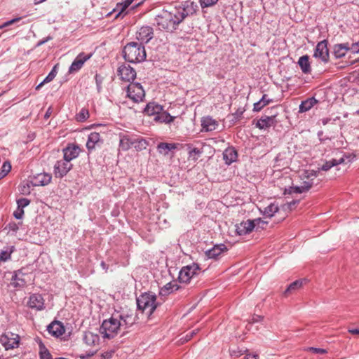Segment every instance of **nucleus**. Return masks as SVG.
Wrapping results in <instances>:
<instances>
[{"label":"nucleus","mask_w":359,"mask_h":359,"mask_svg":"<svg viewBox=\"0 0 359 359\" xmlns=\"http://www.w3.org/2000/svg\"><path fill=\"white\" fill-rule=\"evenodd\" d=\"M135 320V316L131 311L116 310L109 319L102 322L100 332L103 338L112 339L121 330H126L132 326Z\"/></svg>","instance_id":"obj_1"},{"label":"nucleus","mask_w":359,"mask_h":359,"mask_svg":"<svg viewBox=\"0 0 359 359\" xmlns=\"http://www.w3.org/2000/svg\"><path fill=\"white\" fill-rule=\"evenodd\" d=\"M188 15V12L184 7L175 8L170 11H162L156 15L155 21L160 29L172 32Z\"/></svg>","instance_id":"obj_2"},{"label":"nucleus","mask_w":359,"mask_h":359,"mask_svg":"<svg viewBox=\"0 0 359 359\" xmlns=\"http://www.w3.org/2000/svg\"><path fill=\"white\" fill-rule=\"evenodd\" d=\"M137 306L139 310L150 316L157 307L156 296L151 293H144L137 298Z\"/></svg>","instance_id":"obj_3"},{"label":"nucleus","mask_w":359,"mask_h":359,"mask_svg":"<svg viewBox=\"0 0 359 359\" xmlns=\"http://www.w3.org/2000/svg\"><path fill=\"white\" fill-rule=\"evenodd\" d=\"M123 57L130 63L143 62L146 59L145 46H123Z\"/></svg>","instance_id":"obj_4"},{"label":"nucleus","mask_w":359,"mask_h":359,"mask_svg":"<svg viewBox=\"0 0 359 359\" xmlns=\"http://www.w3.org/2000/svg\"><path fill=\"white\" fill-rule=\"evenodd\" d=\"M200 270L199 265L196 263L183 266L179 272L178 281L184 284L189 283L191 278L198 274Z\"/></svg>","instance_id":"obj_5"},{"label":"nucleus","mask_w":359,"mask_h":359,"mask_svg":"<svg viewBox=\"0 0 359 359\" xmlns=\"http://www.w3.org/2000/svg\"><path fill=\"white\" fill-rule=\"evenodd\" d=\"M127 97L135 102L142 101L145 96L144 90L140 83H130L126 89Z\"/></svg>","instance_id":"obj_6"},{"label":"nucleus","mask_w":359,"mask_h":359,"mask_svg":"<svg viewBox=\"0 0 359 359\" xmlns=\"http://www.w3.org/2000/svg\"><path fill=\"white\" fill-rule=\"evenodd\" d=\"M260 223L266 224V222L262 221L261 219H256L254 220L248 219L246 221H243L236 225V232L239 236L249 234L255 228V226L259 225Z\"/></svg>","instance_id":"obj_7"},{"label":"nucleus","mask_w":359,"mask_h":359,"mask_svg":"<svg viewBox=\"0 0 359 359\" xmlns=\"http://www.w3.org/2000/svg\"><path fill=\"white\" fill-rule=\"evenodd\" d=\"M117 75L123 81L133 83V81L135 79L137 73L130 65L123 63L118 67Z\"/></svg>","instance_id":"obj_8"},{"label":"nucleus","mask_w":359,"mask_h":359,"mask_svg":"<svg viewBox=\"0 0 359 359\" xmlns=\"http://www.w3.org/2000/svg\"><path fill=\"white\" fill-rule=\"evenodd\" d=\"M0 342L6 350L13 349L18 347L20 337L17 334L8 332L1 336Z\"/></svg>","instance_id":"obj_9"},{"label":"nucleus","mask_w":359,"mask_h":359,"mask_svg":"<svg viewBox=\"0 0 359 359\" xmlns=\"http://www.w3.org/2000/svg\"><path fill=\"white\" fill-rule=\"evenodd\" d=\"M73 165L65 159L57 161L53 168V172L56 178H62L72 168Z\"/></svg>","instance_id":"obj_10"},{"label":"nucleus","mask_w":359,"mask_h":359,"mask_svg":"<svg viewBox=\"0 0 359 359\" xmlns=\"http://www.w3.org/2000/svg\"><path fill=\"white\" fill-rule=\"evenodd\" d=\"M156 37L152 27L149 26L142 27L136 32V39L140 45L149 43L151 39Z\"/></svg>","instance_id":"obj_11"},{"label":"nucleus","mask_w":359,"mask_h":359,"mask_svg":"<svg viewBox=\"0 0 359 359\" xmlns=\"http://www.w3.org/2000/svg\"><path fill=\"white\" fill-rule=\"evenodd\" d=\"M92 53L85 54L83 53H81L79 54L70 65L69 72L72 74L79 71L83 67L84 62L90 59Z\"/></svg>","instance_id":"obj_12"},{"label":"nucleus","mask_w":359,"mask_h":359,"mask_svg":"<svg viewBox=\"0 0 359 359\" xmlns=\"http://www.w3.org/2000/svg\"><path fill=\"white\" fill-rule=\"evenodd\" d=\"M102 143L103 140L101 138L100 134L96 132H93L88 135L86 148L89 152H91L97 146L100 147Z\"/></svg>","instance_id":"obj_13"},{"label":"nucleus","mask_w":359,"mask_h":359,"mask_svg":"<svg viewBox=\"0 0 359 359\" xmlns=\"http://www.w3.org/2000/svg\"><path fill=\"white\" fill-rule=\"evenodd\" d=\"M276 115L263 116L255 123L257 128L260 130H267L276 123Z\"/></svg>","instance_id":"obj_14"},{"label":"nucleus","mask_w":359,"mask_h":359,"mask_svg":"<svg viewBox=\"0 0 359 359\" xmlns=\"http://www.w3.org/2000/svg\"><path fill=\"white\" fill-rule=\"evenodd\" d=\"M80 151L81 149L78 145L69 144L62 149L64 159L71 163V161L79 156Z\"/></svg>","instance_id":"obj_15"},{"label":"nucleus","mask_w":359,"mask_h":359,"mask_svg":"<svg viewBox=\"0 0 359 359\" xmlns=\"http://www.w3.org/2000/svg\"><path fill=\"white\" fill-rule=\"evenodd\" d=\"M47 330L52 336L57 338L65 333V329L61 322L55 320L48 325Z\"/></svg>","instance_id":"obj_16"},{"label":"nucleus","mask_w":359,"mask_h":359,"mask_svg":"<svg viewBox=\"0 0 359 359\" xmlns=\"http://www.w3.org/2000/svg\"><path fill=\"white\" fill-rule=\"evenodd\" d=\"M29 307L41 311L44 308V299L39 294H33L30 295L27 303Z\"/></svg>","instance_id":"obj_17"},{"label":"nucleus","mask_w":359,"mask_h":359,"mask_svg":"<svg viewBox=\"0 0 359 359\" xmlns=\"http://www.w3.org/2000/svg\"><path fill=\"white\" fill-rule=\"evenodd\" d=\"M227 248L224 244L215 245L211 249L207 250L205 255L208 259H217Z\"/></svg>","instance_id":"obj_18"},{"label":"nucleus","mask_w":359,"mask_h":359,"mask_svg":"<svg viewBox=\"0 0 359 359\" xmlns=\"http://www.w3.org/2000/svg\"><path fill=\"white\" fill-rule=\"evenodd\" d=\"M51 180L52 175L50 173H39L34 177L32 184L34 186H46L50 184Z\"/></svg>","instance_id":"obj_19"},{"label":"nucleus","mask_w":359,"mask_h":359,"mask_svg":"<svg viewBox=\"0 0 359 359\" xmlns=\"http://www.w3.org/2000/svg\"><path fill=\"white\" fill-rule=\"evenodd\" d=\"M24 273L22 272L21 270H18L16 271H14L11 280V285L13 286L14 288L18 287H22L25 285L26 281L23 278Z\"/></svg>","instance_id":"obj_20"},{"label":"nucleus","mask_w":359,"mask_h":359,"mask_svg":"<svg viewBox=\"0 0 359 359\" xmlns=\"http://www.w3.org/2000/svg\"><path fill=\"white\" fill-rule=\"evenodd\" d=\"M218 125V122L211 116H208L201 119L202 129L205 132L215 130Z\"/></svg>","instance_id":"obj_21"},{"label":"nucleus","mask_w":359,"mask_h":359,"mask_svg":"<svg viewBox=\"0 0 359 359\" xmlns=\"http://www.w3.org/2000/svg\"><path fill=\"white\" fill-rule=\"evenodd\" d=\"M134 135H121L119 141V149L122 151H128L133 147Z\"/></svg>","instance_id":"obj_22"},{"label":"nucleus","mask_w":359,"mask_h":359,"mask_svg":"<svg viewBox=\"0 0 359 359\" xmlns=\"http://www.w3.org/2000/svg\"><path fill=\"white\" fill-rule=\"evenodd\" d=\"M359 46H333L334 53L336 57H341L345 55L348 50L353 53H359Z\"/></svg>","instance_id":"obj_23"},{"label":"nucleus","mask_w":359,"mask_h":359,"mask_svg":"<svg viewBox=\"0 0 359 359\" xmlns=\"http://www.w3.org/2000/svg\"><path fill=\"white\" fill-rule=\"evenodd\" d=\"M144 112L148 116H157L163 111V107L155 102H149L144 108Z\"/></svg>","instance_id":"obj_24"},{"label":"nucleus","mask_w":359,"mask_h":359,"mask_svg":"<svg viewBox=\"0 0 359 359\" xmlns=\"http://www.w3.org/2000/svg\"><path fill=\"white\" fill-rule=\"evenodd\" d=\"M318 102V101L314 97H309L302 101L299 107V112L304 113L309 111Z\"/></svg>","instance_id":"obj_25"},{"label":"nucleus","mask_w":359,"mask_h":359,"mask_svg":"<svg viewBox=\"0 0 359 359\" xmlns=\"http://www.w3.org/2000/svg\"><path fill=\"white\" fill-rule=\"evenodd\" d=\"M314 57L320 58L323 62H327L329 58L330 49L328 46H316Z\"/></svg>","instance_id":"obj_26"},{"label":"nucleus","mask_w":359,"mask_h":359,"mask_svg":"<svg viewBox=\"0 0 359 359\" xmlns=\"http://www.w3.org/2000/svg\"><path fill=\"white\" fill-rule=\"evenodd\" d=\"M309 57L307 55H303L299 57L298 65L304 74H310L311 67L309 62Z\"/></svg>","instance_id":"obj_27"},{"label":"nucleus","mask_w":359,"mask_h":359,"mask_svg":"<svg viewBox=\"0 0 359 359\" xmlns=\"http://www.w3.org/2000/svg\"><path fill=\"white\" fill-rule=\"evenodd\" d=\"M83 340L88 346H93L99 342L100 337L97 334L86 332L83 334Z\"/></svg>","instance_id":"obj_28"},{"label":"nucleus","mask_w":359,"mask_h":359,"mask_svg":"<svg viewBox=\"0 0 359 359\" xmlns=\"http://www.w3.org/2000/svg\"><path fill=\"white\" fill-rule=\"evenodd\" d=\"M177 145L175 143L161 142L157 145V150L160 154L165 156L170 151L175 149Z\"/></svg>","instance_id":"obj_29"},{"label":"nucleus","mask_w":359,"mask_h":359,"mask_svg":"<svg viewBox=\"0 0 359 359\" xmlns=\"http://www.w3.org/2000/svg\"><path fill=\"white\" fill-rule=\"evenodd\" d=\"M223 156L225 162L227 164H231L236 161L237 152L233 148H228L224 150Z\"/></svg>","instance_id":"obj_30"},{"label":"nucleus","mask_w":359,"mask_h":359,"mask_svg":"<svg viewBox=\"0 0 359 359\" xmlns=\"http://www.w3.org/2000/svg\"><path fill=\"white\" fill-rule=\"evenodd\" d=\"M271 102H272V100L269 98V97L266 94H264L262 97L258 102H257L254 104L253 111H259L265 106H266Z\"/></svg>","instance_id":"obj_31"},{"label":"nucleus","mask_w":359,"mask_h":359,"mask_svg":"<svg viewBox=\"0 0 359 359\" xmlns=\"http://www.w3.org/2000/svg\"><path fill=\"white\" fill-rule=\"evenodd\" d=\"M175 119L174 116H172L168 112L164 111L163 110L154 117V120L161 123H170Z\"/></svg>","instance_id":"obj_32"},{"label":"nucleus","mask_w":359,"mask_h":359,"mask_svg":"<svg viewBox=\"0 0 359 359\" xmlns=\"http://www.w3.org/2000/svg\"><path fill=\"white\" fill-rule=\"evenodd\" d=\"M133 142V147L137 151L146 149L149 144L148 142L143 137H137L135 135H134Z\"/></svg>","instance_id":"obj_33"},{"label":"nucleus","mask_w":359,"mask_h":359,"mask_svg":"<svg viewBox=\"0 0 359 359\" xmlns=\"http://www.w3.org/2000/svg\"><path fill=\"white\" fill-rule=\"evenodd\" d=\"M304 280L299 279L290 283L288 285L287 288L285 290V294L287 295L288 294L292 293L296 290L300 289L303 285Z\"/></svg>","instance_id":"obj_34"},{"label":"nucleus","mask_w":359,"mask_h":359,"mask_svg":"<svg viewBox=\"0 0 359 359\" xmlns=\"http://www.w3.org/2000/svg\"><path fill=\"white\" fill-rule=\"evenodd\" d=\"M180 288V286L176 281H172L167 283L161 289V292L164 294H170L174 291H177Z\"/></svg>","instance_id":"obj_35"},{"label":"nucleus","mask_w":359,"mask_h":359,"mask_svg":"<svg viewBox=\"0 0 359 359\" xmlns=\"http://www.w3.org/2000/svg\"><path fill=\"white\" fill-rule=\"evenodd\" d=\"M344 162V158H340L339 159H332L329 161H326L323 165L322 167L320 168V170H324V171H327L329 170L331 168L335 166V165H337L339 164H341V163H343Z\"/></svg>","instance_id":"obj_36"},{"label":"nucleus","mask_w":359,"mask_h":359,"mask_svg":"<svg viewBox=\"0 0 359 359\" xmlns=\"http://www.w3.org/2000/svg\"><path fill=\"white\" fill-rule=\"evenodd\" d=\"M279 210L278 206L277 204L271 203L267 207L264 208L263 214L265 217H273L276 212Z\"/></svg>","instance_id":"obj_37"},{"label":"nucleus","mask_w":359,"mask_h":359,"mask_svg":"<svg viewBox=\"0 0 359 359\" xmlns=\"http://www.w3.org/2000/svg\"><path fill=\"white\" fill-rule=\"evenodd\" d=\"M309 190V185H300L297 187H291L289 189V194L296 193L302 194Z\"/></svg>","instance_id":"obj_38"},{"label":"nucleus","mask_w":359,"mask_h":359,"mask_svg":"<svg viewBox=\"0 0 359 359\" xmlns=\"http://www.w3.org/2000/svg\"><path fill=\"white\" fill-rule=\"evenodd\" d=\"M11 170V164L9 161H5L0 170V180L6 176Z\"/></svg>","instance_id":"obj_39"},{"label":"nucleus","mask_w":359,"mask_h":359,"mask_svg":"<svg viewBox=\"0 0 359 359\" xmlns=\"http://www.w3.org/2000/svg\"><path fill=\"white\" fill-rule=\"evenodd\" d=\"M187 149L189 150V157L192 158L194 160L198 158L197 157H194V155L199 156L202 153L199 149L196 147H192L191 144H187Z\"/></svg>","instance_id":"obj_40"},{"label":"nucleus","mask_w":359,"mask_h":359,"mask_svg":"<svg viewBox=\"0 0 359 359\" xmlns=\"http://www.w3.org/2000/svg\"><path fill=\"white\" fill-rule=\"evenodd\" d=\"M39 356L40 359H53L49 351L43 345L40 346Z\"/></svg>","instance_id":"obj_41"},{"label":"nucleus","mask_w":359,"mask_h":359,"mask_svg":"<svg viewBox=\"0 0 359 359\" xmlns=\"http://www.w3.org/2000/svg\"><path fill=\"white\" fill-rule=\"evenodd\" d=\"M89 117L88 110L86 108L81 109L79 114H76V119L79 121H85Z\"/></svg>","instance_id":"obj_42"},{"label":"nucleus","mask_w":359,"mask_h":359,"mask_svg":"<svg viewBox=\"0 0 359 359\" xmlns=\"http://www.w3.org/2000/svg\"><path fill=\"white\" fill-rule=\"evenodd\" d=\"M134 0H124L121 3H118L116 5L117 9H120V12L118 15H120L124 10H126L133 1Z\"/></svg>","instance_id":"obj_43"},{"label":"nucleus","mask_w":359,"mask_h":359,"mask_svg":"<svg viewBox=\"0 0 359 359\" xmlns=\"http://www.w3.org/2000/svg\"><path fill=\"white\" fill-rule=\"evenodd\" d=\"M57 73V66H54L52 70L49 72V74L46 76V77L43 79V83H49L53 81L56 76Z\"/></svg>","instance_id":"obj_44"},{"label":"nucleus","mask_w":359,"mask_h":359,"mask_svg":"<svg viewBox=\"0 0 359 359\" xmlns=\"http://www.w3.org/2000/svg\"><path fill=\"white\" fill-rule=\"evenodd\" d=\"M30 203V201L26 198H21L17 200V205L18 208H22L23 210L24 208L29 205Z\"/></svg>","instance_id":"obj_45"},{"label":"nucleus","mask_w":359,"mask_h":359,"mask_svg":"<svg viewBox=\"0 0 359 359\" xmlns=\"http://www.w3.org/2000/svg\"><path fill=\"white\" fill-rule=\"evenodd\" d=\"M218 0H199L202 8L210 7L217 4Z\"/></svg>","instance_id":"obj_46"},{"label":"nucleus","mask_w":359,"mask_h":359,"mask_svg":"<svg viewBox=\"0 0 359 359\" xmlns=\"http://www.w3.org/2000/svg\"><path fill=\"white\" fill-rule=\"evenodd\" d=\"M20 20H21V18H13V19L11 20H8V21L4 22L1 25H0V29L9 27V26L15 24V22L20 21Z\"/></svg>","instance_id":"obj_47"},{"label":"nucleus","mask_w":359,"mask_h":359,"mask_svg":"<svg viewBox=\"0 0 359 359\" xmlns=\"http://www.w3.org/2000/svg\"><path fill=\"white\" fill-rule=\"evenodd\" d=\"M307 350L316 354H325L327 352L326 349L316 347H309Z\"/></svg>","instance_id":"obj_48"},{"label":"nucleus","mask_w":359,"mask_h":359,"mask_svg":"<svg viewBox=\"0 0 359 359\" xmlns=\"http://www.w3.org/2000/svg\"><path fill=\"white\" fill-rule=\"evenodd\" d=\"M320 172V169L318 170H309L305 172V177L308 179H313L316 177Z\"/></svg>","instance_id":"obj_49"},{"label":"nucleus","mask_w":359,"mask_h":359,"mask_svg":"<svg viewBox=\"0 0 359 359\" xmlns=\"http://www.w3.org/2000/svg\"><path fill=\"white\" fill-rule=\"evenodd\" d=\"M11 259V252L2 250L0 252V261L6 262Z\"/></svg>","instance_id":"obj_50"},{"label":"nucleus","mask_w":359,"mask_h":359,"mask_svg":"<svg viewBox=\"0 0 359 359\" xmlns=\"http://www.w3.org/2000/svg\"><path fill=\"white\" fill-rule=\"evenodd\" d=\"M95 80L97 90L100 92L102 88V77L100 75L96 74L95 76Z\"/></svg>","instance_id":"obj_51"},{"label":"nucleus","mask_w":359,"mask_h":359,"mask_svg":"<svg viewBox=\"0 0 359 359\" xmlns=\"http://www.w3.org/2000/svg\"><path fill=\"white\" fill-rule=\"evenodd\" d=\"M244 111L245 109L240 107L232 115L234 116L235 119L238 120L242 117Z\"/></svg>","instance_id":"obj_52"},{"label":"nucleus","mask_w":359,"mask_h":359,"mask_svg":"<svg viewBox=\"0 0 359 359\" xmlns=\"http://www.w3.org/2000/svg\"><path fill=\"white\" fill-rule=\"evenodd\" d=\"M23 215H24V210L22 208H18L17 210L13 213V216L18 219H22Z\"/></svg>","instance_id":"obj_53"},{"label":"nucleus","mask_w":359,"mask_h":359,"mask_svg":"<svg viewBox=\"0 0 359 359\" xmlns=\"http://www.w3.org/2000/svg\"><path fill=\"white\" fill-rule=\"evenodd\" d=\"M20 191L22 194H29V185L28 184L21 185L20 187Z\"/></svg>","instance_id":"obj_54"},{"label":"nucleus","mask_w":359,"mask_h":359,"mask_svg":"<svg viewBox=\"0 0 359 359\" xmlns=\"http://www.w3.org/2000/svg\"><path fill=\"white\" fill-rule=\"evenodd\" d=\"M198 332V330H192L189 334L186 335V341L190 340L194 335H195Z\"/></svg>","instance_id":"obj_55"},{"label":"nucleus","mask_w":359,"mask_h":359,"mask_svg":"<svg viewBox=\"0 0 359 359\" xmlns=\"http://www.w3.org/2000/svg\"><path fill=\"white\" fill-rule=\"evenodd\" d=\"M348 332L352 334H358L359 335V328H349L348 330Z\"/></svg>","instance_id":"obj_56"},{"label":"nucleus","mask_w":359,"mask_h":359,"mask_svg":"<svg viewBox=\"0 0 359 359\" xmlns=\"http://www.w3.org/2000/svg\"><path fill=\"white\" fill-rule=\"evenodd\" d=\"M9 229L13 231H17L18 230V226L16 224L13 223L9 224Z\"/></svg>","instance_id":"obj_57"},{"label":"nucleus","mask_w":359,"mask_h":359,"mask_svg":"<svg viewBox=\"0 0 359 359\" xmlns=\"http://www.w3.org/2000/svg\"><path fill=\"white\" fill-rule=\"evenodd\" d=\"M313 184V179H311L308 181H304L302 182V185H309V189H310L312 187Z\"/></svg>","instance_id":"obj_58"},{"label":"nucleus","mask_w":359,"mask_h":359,"mask_svg":"<svg viewBox=\"0 0 359 359\" xmlns=\"http://www.w3.org/2000/svg\"><path fill=\"white\" fill-rule=\"evenodd\" d=\"M262 318H263L262 316L257 315V316H255L252 317V322L257 323V322L262 320Z\"/></svg>","instance_id":"obj_59"},{"label":"nucleus","mask_w":359,"mask_h":359,"mask_svg":"<svg viewBox=\"0 0 359 359\" xmlns=\"http://www.w3.org/2000/svg\"><path fill=\"white\" fill-rule=\"evenodd\" d=\"M100 266L102 268V269L105 271V272L107 271V270H108V265L104 261L101 262Z\"/></svg>","instance_id":"obj_60"},{"label":"nucleus","mask_w":359,"mask_h":359,"mask_svg":"<svg viewBox=\"0 0 359 359\" xmlns=\"http://www.w3.org/2000/svg\"><path fill=\"white\" fill-rule=\"evenodd\" d=\"M258 355L256 354H248L246 355V359H257Z\"/></svg>","instance_id":"obj_61"},{"label":"nucleus","mask_w":359,"mask_h":359,"mask_svg":"<svg viewBox=\"0 0 359 359\" xmlns=\"http://www.w3.org/2000/svg\"><path fill=\"white\" fill-rule=\"evenodd\" d=\"M331 121V118H324L321 120L322 121V123L325 126L327 125L328 123H330Z\"/></svg>","instance_id":"obj_62"},{"label":"nucleus","mask_w":359,"mask_h":359,"mask_svg":"<svg viewBox=\"0 0 359 359\" xmlns=\"http://www.w3.org/2000/svg\"><path fill=\"white\" fill-rule=\"evenodd\" d=\"M46 1V0H34V4L35 5H38V4H39L41 3H43V2Z\"/></svg>","instance_id":"obj_63"},{"label":"nucleus","mask_w":359,"mask_h":359,"mask_svg":"<svg viewBox=\"0 0 359 359\" xmlns=\"http://www.w3.org/2000/svg\"><path fill=\"white\" fill-rule=\"evenodd\" d=\"M50 108H49L47 110L46 113L45 114V116H44L45 118H47L50 116Z\"/></svg>","instance_id":"obj_64"}]
</instances>
